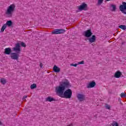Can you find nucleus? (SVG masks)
Segmentation results:
<instances>
[{
  "label": "nucleus",
  "mask_w": 126,
  "mask_h": 126,
  "mask_svg": "<svg viewBox=\"0 0 126 126\" xmlns=\"http://www.w3.org/2000/svg\"><path fill=\"white\" fill-rule=\"evenodd\" d=\"M21 45L22 47H26V45L23 42H21Z\"/></svg>",
  "instance_id": "cd10ccee"
},
{
  "label": "nucleus",
  "mask_w": 126,
  "mask_h": 126,
  "mask_svg": "<svg viewBox=\"0 0 126 126\" xmlns=\"http://www.w3.org/2000/svg\"><path fill=\"white\" fill-rule=\"evenodd\" d=\"M10 57L12 60H18V57H19V55H18V53H17V52L11 53Z\"/></svg>",
  "instance_id": "1a4fd4ad"
},
{
  "label": "nucleus",
  "mask_w": 126,
  "mask_h": 126,
  "mask_svg": "<svg viewBox=\"0 0 126 126\" xmlns=\"http://www.w3.org/2000/svg\"><path fill=\"white\" fill-rule=\"evenodd\" d=\"M53 69L54 72H56L57 73H59V72L61 71V68L56 65L54 66Z\"/></svg>",
  "instance_id": "f8f14e48"
},
{
  "label": "nucleus",
  "mask_w": 126,
  "mask_h": 126,
  "mask_svg": "<svg viewBox=\"0 0 126 126\" xmlns=\"http://www.w3.org/2000/svg\"><path fill=\"white\" fill-rule=\"evenodd\" d=\"M46 100L48 102H53V101H56V99H55V98L51 96H48L47 98H46Z\"/></svg>",
  "instance_id": "dca6fc26"
},
{
  "label": "nucleus",
  "mask_w": 126,
  "mask_h": 126,
  "mask_svg": "<svg viewBox=\"0 0 126 126\" xmlns=\"http://www.w3.org/2000/svg\"><path fill=\"white\" fill-rule=\"evenodd\" d=\"M122 3L123 4L120 5L119 7V9L122 13L126 14V2H123Z\"/></svg>",
  "instance_id": "39448f33"
},
{
  "label": "nucleus",
  "mask_w": 126,
  "mask_h": 126,
  "mask_svg": "<svg viewBox=\"0 0 126 126\" xmlns=\"http://www.w3.org/2000/svg\"><path fill=\"white\" fill-rule=\"evenodd\" d=\"M78 63H84V61H82Z\"/></svg>",
  "instance_id": "c85d7f7f"
},
{
  "label": "nucleus",
  "mask_w": 126,
  "mask_h": 126,
  "mask_svg": "<svg viewBox=\"0 0 126 126\" xmlns=\"http://www.w3.org/2000/svg\"><path fill=\"white\" fill-rule=\"evenodd\" d=\"M106 0V1H110V0Z\"/></svg>",
  "instance_id": "72a5a7b5"
},
{
  "label": "nucleus",
  "mask_w": 126,
  "mask_h": 126,
  "mask_svg": "<svg viewBox=\"0 0 126 126\" xmlns=\"http://www.w3.org/2000/svg\"><path fill=\"white\" fill-rule=\"evenodd\" d=\"M7 26L6 25H5V24L2 26L1 28V32H4V30H5V29H6L7 28Z\"/></svg>",
  "instance_id": "a211bd4d"
},
{
  "label": "nucleus",
  "mask_w": 126,
  "mask_h": 126,
  "mask_svg": "<svg viewBox=\"0 0 126 126\" xmlns=\"http://www.w3.org/2000/svg\"><path fill=\"white\" fill-rule=\"evenodd\" d=\"M0 126H2V123L0 121Z\"/></svg>",
  "instance_id": "2f4dec72"
},
{
  "label": "nucleus",
  "mask_w": 126,
  "mask_h": 126,
  "mask_svg": "<svg viewBox=\"0 0 126 126\" xmlns=\"http://www.w3.org/2000/svg\"><path fill=\"white\" fill-rule=\"evenodd\" d=\"M39 65H40V67H41V68H42L43 67V64L42 63H40Z\"/></svg>",
  "instance_id": "7c9ffc66"
},
{
  "label": "nucleus",
  "mask_w": 126,
  "mask_h": 126,
  "mask_svg": "<svg viewBox=\"0 0 126 126\" xmlns=\"http://www.w3.org/2000/svg\"><path fill=\"white\" fill-rule=\"evenodd\" d=\"M105 108L108 109V110H110V109H111V106L109 105V104H105Z\"/></svg>",
  "instance_id": "bb28decb"
},
{
  "label": "nucleus",
  "mask_w": 126,
  "mask_h": 126,
  "mask_svg": "<svg viewBox=\"0 0 126 126\" xmlns=\"http://www.w3.org/2000/svg\"><path fill=\"white\" fill-rule=\"evenodd\" d=\"M112 126H119V124H118V123L116 122H114L112 124Z\"/></svg>",
  "instance_id": "a878e982"
},
{
  "label": "nucleus",
  "mask_w": 126,
  "mask_h": 126,
  "mask_svg": "<svg viewBox=\"0 0 126 126\" xmlns=\"http://www.w3.org/2000/svg\"><path fill=\"white\" fill-rule=\"evenodd\" d=\"M77 97L80 102H82V101H84V100H85V95L82 94H79L77 95Z\"/></svg>",
  "instance_id": "9d476101"
},
{
  "label": "nucleus",
  "mask_w": 126,
  "mask_h": 126,
  "mask_svg": "<svg viewBox=\"0 0 126 126\" xmlns=\"http://www.w3.org/2000/svg\"><path fill=\"white\" fill-rule=\"evenodd\" d=\"M121 75H122V72H121V71H117L115 73L114 76L115 77H116V78H120Z\"/></svg>",
  "instance_id": "2eb2a0df"
},
{
  "label": "nucleus",
  "mask_w": 126,
  "mask_h": 126,
  "mask_svg": "<svg viewBox=\"0 0 126 126\" xmlns=\"http://www.w3.org/2000/svg\"><path fill=\"white\" fill-rule=\"evenodd\" d=\"M87 8V4L83 3L81 5L78 6L79 10H86Z\"/></svg>",
  "instance_id": "0eeeda50"
},
{
  "label": "nucleus",
  "mask_w": 126,
  "mask_h": 126,
  "mask_svg": "<svg viewBox=\"0 0 126 126\" xmlns=\"http://www.w3.org/2000/svg\"><path fill=\"white\" fill-rule=\"evenodd\" d=\"M35 88H37V85L35 83L32 84L31 86V89H35Z\"/></svg>",
  "instance_id": "aec40b11"
},
{
  "label": "nucleus",
  "mask_w": 126,
  "mask_h": 126,
  "mask_svg": "<svg viewBox=\"0 0 126 126\" xmlns=\"http://www.w3.org/2000/svg\"><path fill=\"white\" fill-rule=\"evenodd\" d=\"M0 83L3 84V85H4L6 83V80L4 78H1L0 79Z\"/></svg>",
  "instance_id": "6ab92c4d"
},
{
  "label": "nucleus",
  "mask_w": 126,
  "mask_h": 126,
  "mask_svg": "<svg viewBox=\"0 0 126 126\" xmlns=\"http://www.w3.org/2000/svg\"><path fill=\"white\" fill-rule=\"evenodd\" d=\"M78 64H81V63H75V64L71 63L70 66H75V67H76V66H77Z\"/></svg>",
  "instance_id": "b1692460"
},
{
  "label": "nucleus",
  "mask_w": 126,
  "mask_h": 126,
  "mask_svg": "<svg viewBox=\"0 0 126 126\" xmlns=\"http://www.w3.org/2000/svg\"><path fill=\"white\" fill-rule=\"evenodd\" d=\"M88 40L90 43H94L96 41V36L94 35H92V37L88 39Z\"/></svg>",
  "instance_id": "4468645a"
},
{
  "label": "nucleus",
  "mask_w": 126,
  "mask_h": 126,
  "mask_svg": "<svg viewBox=\"0 0 126 126\" xmlns=\"http://www.w3.org/2000/svg\"><path fill=\"white\" fill-rule=\"evenodd\" d=\"M103 1H104V0H98L97 5H101L103 3Z\"/></svg>",
  "instance_id": "5701e85b"
},
{
  "label": "nucleus",
  "mask_w": 126,
  "mask_h": 126,
  "mask_svg": "<svg viewBox=\"0 0 126 126\" xmlns=\"http://www.w3.org/2000/svg\"><path fill=\"white\" fill-rule=\"evenodd\" d=\"M27 97V96H26V95L24 96L23 97V100H25V99H26Z\"/></svg>",
  "instance_id": "c756f323"
},
{
  "label": "nucleus",
  "mask_w": 126,
  "mask_h": 126,
  "mask_svg": "<svg viewBox=\"0 0 126 126\" xmlns=\"http://www.w3.org/2000/svg\"><path fill=\"white\" fill-rule=\"evenodd\" d=\"M16 10V8L15 4H11L7 7L5 14L7 17L11 18L12 17V14L13 12Z\"/></svg>",
  "instance_id": "f03ea898"
},
{
  "label": "nucleus",
  "mask_w": 126,
  "mask_h": 126,
  "mask_svg": "<svg viewBox=\"0 0 126 126\" xmlns=\"http://www.w3.org/2000/svg\"><path fill=\"white\" fill-rule=\"evenodd\" d=\"M63 95L64 98H66V99H70L72 95V91L71 90L68 89L64 92Z\"/></svg>",
  "instance_id": "7ed1b4c3"
},
{
  "label": "nucleus",
  "mask_w": 126,
  "mask_h": 126,
  "mask_svg": "<svg viewBox=\"0 0 126 126\" xmlns=\"http://www.w3.org/2000/svg\"><path fill=\"white\" fill-rule=\"evenodd\" d=\"M70 87H71V85H70V84H69V82H64L59 87H57L56 88V93L59 94V96H62V95H63L65 88H70Z\"/></svg>",
  "instance_id": "f257e3e1"
},
{
  "label": "nucleus",
  "mask_w": 126,
  "mask_h": 126,
  "mask_svg": "<svg viewBox=\"0 0 126 126\" xmlns=\"http://www.w3.org/2000/svg\"><path fill=\"white\" fill-rule=\"evenodd\" d=\"M65 32V30L63 29H55L52 31V34L57 35L58 34H63Z\"/></svg>",
  "instance_id": "423d86ee"
},
{
  "label": "nucleus",
  "mask_w": 126,
  "mask_h": 126,
  "mask_svg": "<svg viewBox=\"0 0 126 126\" xmlns=\"http://www.w3.org/2000/svg\"><path fill=\"white\" fill-rule=\"evenodd\" d=\"M73 126V125L72 124H71L67 126Z\"/></svg>",
  "instance_id": "473e14b6"
},
{
  "label": "nucleus",
  "mask_w": 126,
  "mask_h": 126,
  "mask_svg": "<svg viewBox=\"0 0 126 126\" xmlns=\"http://www.w3.org/2000/svg\"><path fill=\"white\" fill-rule=\"evenodd\" d=\"M96 85V83L94 81H92L88 84L87 87V88H93Z\"/></svg>",
  "instance_id": "9b49d317"
},
{
  "label": "nucleus",
  "mask_w": 126,
  "mask_h": 126,
  "mask_svg": "<svg viewBox=\"0 0 126 126\" xmlns=\"http://www.w3.org/2000/svg\"><path fill=\"white\" fill-rule=\"evenodd\" d=\"M120 96H121V98H125V97H126V94H125V93H122L120 94Z\"/></svg>",
  "instance_id": "393cba45"
},
{
  "label": "nucleus",
  "mask_w": 126,
  "mask_h": 126,
  "mask_svg": "<svg viewBox=\"0 0 126 126\" xmlns=\"http://www.w3.org/2000/svg\"><path fill=\"white\" fill-rule=\"evenodd\" d=\"M5 25H6V26L7 27V26H8V27H10V26H11V25H12V22L11 21H8L6 22V24H5Z\"/></svg>",
  "instance_id": "f3484780"
},
{
  "label": "nucleus",
  "mask_w": 126,
  "mask_h": 126,
  "mask_svg": "<svg viewBox=\"0 0 126 126\" xmlns=\"http://www.w3.org/2000/svg\"><path fill=\"white\" fill-rule=\"evenodd\" d=\"M111 7L112 8V9L111 10V11H116V9H117V7L116 6V5L112 4L111 5Z\"/></svg>",
  "instance_id": "412c9836"
},
{
  "label": "nucleus",
  "mask_w": 126,
  "mask_h": 126,
  "mask_svg": "<svg viewBox=\"0 0 126 126\" xmlns=\"http://www.w3.org/2000/svg\"><path fill=\"white\" fill-rule=\"evenodd\" d=\"M119 28L122 29V30H126V25H120L119 27Z\"/></svg>",
  "instance_id": "4be33fe9"
},
{
  "label": "nucleus",
  "mask_w": 126,
  "mask_h": 126,
  "mask_svg": "<svg viewBox=\"0 0 126 126\" xmlns=\"http://www.w3.org/2000/svg\"><path fill=\"white\" fill-rule=\"evenodd\" d=\"M11 53V48L9 47L5 48L4 49L5 55H9Z\"/></svg>",
  "instance_id": "ddd939ff"
},
{
  "label": "nucleus",
  "mask_w": 126,
  "mask_h": 126,
  "mask_svg": "<svg viewBox=\"0 0 126 126\" xmlns=\"http://www.w3.org/2000/svg\"><path fill=\"white\" fill-rule=\"evenodd\" d=\"M84 33H85V36L87 38H89L90 37H91V36H92V34H93L91 32V29L87 30L84 32Z\"/></svg>",
  "instance_id": "6e6552de"
},
{
  "label": "nucleus",
  "mask_w": 126,
  "mask_h": 126,
  "mask_svg": "<svg viewBox=\"0 0 126 126\" xmlns=\"http://www.w3.org/2000/svg\"><path fill=\"white\" fill-rule=\"evenodd\" d=\"M20 46V44L17 43L15 44V47L12 48V50L14 52H15L17 54H19L21 52V48Z\"/></svg>",
  "instance_id": "20e7f679"
}]
</instances>
